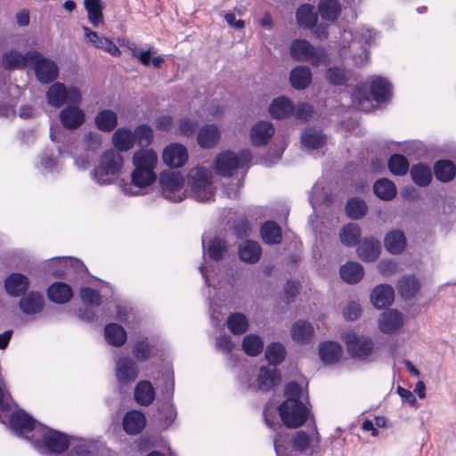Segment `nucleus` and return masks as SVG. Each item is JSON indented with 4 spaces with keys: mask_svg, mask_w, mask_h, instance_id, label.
Returning a JSON list of instances; mask_svg holds the SVG:
<instances>
[{
    "mask_svg": "<svg viewBox=\"0 0 456 456\" xmlns=\"http://www.w3.org/2000/svg\"><path fill=\"white\" fill-rule=\"evenodd\" d=\"M362 313V308L360 304L357 302L352 301L348 303V305L344 308L343 314L346 319L349 321H354L359 318Z\"/></svg>",
    "mask_w": 456,
    "mask_h": 456,
    "instance_id": "64",
    "label": "nucleus"
},
{
    "mask_svg": "<svg viewBox=\"0 0 456 456\" xmlns=\"http://www.w3.org/2000/svg\"><path fill=\"white\" fill-rule=\"evenodd\" d=\"M155 398V390L150 381L142 380L134 388V399L140 405L148 406Z\"/></svg>",
    "mask_w": 456,
    "mask_h": 456,
    "instance_id": "39",
    "label": "nucleus"
},
{
    "mask_svg": "<svg viewBox=\"0 0 456 456\" xmlns=\"http://www.w3.org/2000/svg\"><path fill=\"white\" fill-rule=\"evenodd\" d=\"M46 100L53 108H61L65 103L79 105L82 102V94L77 86L67 87L61 82H55L46 91Z\"/></svg>",
    "mask_w": 456,
    "mask_h": 456,
    "instance_id": "7",
    "label": "nucleus"
},
{
    "mask_svg": "<svg viewBox=\"0 0 456 456\" xmlns=\"http://www.w3.org/2000/svg\"><path fill=\"white\" fill-rule=\"evenodd\" d=\"M373 191L380 200H391L396 195V187L391 180L381 178L375 182Z\"/></svg>",
    "mask_w": 456,
    "mask_h": 456,
    "instance_id": "45",
    "label": "nucleus"
},
{
    "mask_svg": "<svg viewBox=\"0 0 456 456\" xmlns=\"http://www.w3.org/2000/svg\"><path fill=\"white\" fill-rule=\"evenodd\" d=\"M367 209L368 208L366 202L359 197H354L348 200L345 206V211L346 215L351 219L354 220H358L363 217L366 215Z\"/></svg>",
    "mask_w": 456,
    "mask_h": 456,
    "instance_id": "49",
    "label": "nucleus"
},
{
    "mask_svg": "<svg viewBox=\"0 0 456 456\" xmlns=\"http://www.w3.org/2000/svg\"><path fill=\"white\" fill-rule=\"evenodd\" d=\"M234 232L236 235L240 238L248 237L251 232V224L246 218H240L234 222Z\"/></svg>",
    "mask_w": 456,
    "mask_h": 456,
    "instance_id": "62",
    "label": "nucleus"
},
{
    "mask_svg": "<svg viewBox=\"0 0 456 456\" xmlns=\"http://www.w3.org/2000/svg\"><path fill=\"white\" fill-rule=\"evenodd\" d=\"M80 297L82 301L88 306H98L102 304L101 294L92 288H82L80 289Z\"/></svg>",
    "mask_w": 456,
    "mask_h": 456,
    "instance_id": "58",
    "label": "nucleus"
},
{
    "mask_svg": "<svg viewBox=\"0 0 456 456\" xmlns=\"http://www.w3.org/2000/svg\"><path fill=\"white\" fill-rule=\"evenodd\" d=\"M314 334L313 326L305 321L297 322L291 329V335L294 340L297 342L308 341Z\"/></svg>",
    "mask_w": 456,
    "mask_h": 456,
    "instance_id": "52",
    "label": "nucleus"
},
{
    "mask_svg": "<svg viewBox=\"0 0 456 456\" xmlns=\"http://www.w3.org/2000/svg\"><path fill=\"white\" fill-rule=\"evenodd\" d=\"M162 196L173 202H180L185 198L183 191L184 178L179 172L164 171L159 176Z\"/></svg>",
    "mask_w": 456,
    "mask_h": 456,
    "instance_id": "8",
    "label": "nucleus"
},
{
    "mask_svg": "<svg viewBox=\"0 0 456 456\" xmlns=\"http://www.w3.org/2000/svg\"><path fill=\"white\" fill-rule=\"evenodd\" d=\"M291 86L297 90H304L312 82V73L306 66H297L289 73Z\"/></svg>",
    "mask_w": 456,
    "mask_h": 456,
    "instance_id": "29",
    "label": "nucleus"
},
{
    "mask_svg": "<svg viewBox=\"0 0 456 456\" xmlns=\"http://www.w3.org/2000/svg\"><path fill=\"white\" fill-rule=\"evenodd\" d=\"M341 279L349 284L359 282L364 274L363 267L357 262H348L339 270Z\"/></svg>",
    "mask_w": 456,
    "mask_h": 456,
    "instance_id": "35",
    "label": "nucleus"
},
{
    "mask_svg": "<svg viewBox=\"0 0 456 456\" xmlns=\"http://www.w3.org/2000/svg\"><path fill=\"white\" fill-rule=\"evenodd\" d=\"M94 124L100 131L110 132L118 125V115L110 110H101L94 118Z\"/></svg>",
    "mask_w": 456,
    "mask_h": 456,
    "instance_id": "42",
    "label": "nucleus"
},
{
    "mask_svg": "<svg viewBox=\"0 0 456 456\" xmlns=\"http://www.w3.org/2000/svg\"><path fill=\"white\" fill-rule=\"evenodd\" d=\"M380 243L373 237L365 238L357 248L359 257L365 262L376 260L380 254Z\"/></svg>",
    "mask_w": 456,
    "mask_h": 456,
    "instance_id": "25",
    "label": "nucleus"
},
{
    "mask_svg": "<svg viewBox=\"0 0 456 456\" xmlns=\"http://www.w3.org/2000/svg\"><path fill=\"white\" fill-rule=\"evenodd\" d=\"M281 382V375L275 367H261L256 379V384L251 387L255 390L269 391Z\"/></svg>",
    "mask_w": 456,
    "mask_h": 456,
    "instance_id": "13",
    "label": "nucleus"
},
{
    "mask_svg": "<svg viewBox=\"0 0 456 456\" xmlns=\"http://www.w3.org/2000/svg\"><path fill=\"white\" fill-rule=\"evenodd\" d=\"M403 315L395 309L383 312L379 319V328L385 334L395 332L403 326Z\"/></svg>",
    "mask_w": 456,
    "mask_h": 456,
    "instance_id": "17",
    "label": "nucleus"
},
{
    "mask_svg": "<svg viewBox=\"0 0 456 456\" xmlns=\"http://www.w3.org/2000/svg\"><path fill=\"white\" fill-rule=\"evenodd\" d=\"M325 77L328 82L333 86L346 85L348 80L346 71L338 67L329 68L326 71Z\"/></svg>",
    "mask_w": 456,
    "mask_h": 456,
    "instance_id": "57",
    "label": "nucleus"
},
{
    "mask_svg": "<svg viewBox=\"0 0 456 456\" xmlns=\"http://www.w3.org/2000/svg\"><path fill=\"white\" fill-rule=\"evenodd\" d=\"M47 295L52 302L65 304L71 299L73 292L67 283L54 282L48 288Z\"/></svg>",
    "mask_w": 456,
    "mask_h": 456,
    "instance_id": "31",
    "label": "nucleus"
},
{
    "mask_svg": "<svg viewBox=\"0 0 456 456\" xmlns=\"http://www.w3.org/2000/svg\"><path fill=\"white\" fill-rule=\"evenodd\" d=\"M112 143L118 151H127L131 150L134 144L133 132L125 127L117 129L112 135Z\"/></svg>",
    "mask_w": 456,
    "mask_h": 456,
    "instance_id": "36",
    "label": "nucleus"
},
{
    "mask_svg": "<svg viewBox=\"0 0 456 456\" xmlns=\"http://www.w3.org/2000/svg\"><path fill=\"white\" fill-rule=\"evenodd\" d=\"M43 443L45 448L54 453H61L67 450L69 445L68 436L61 432L49 429L43 435Z\"/></svg>",
    "mask_w": 456,
    "mask_h": 456,
    "instance_id": "18",
    "label": "nucleus"
},
{
    "mask_svg": "<svg viewBox=\"0 0 456 456\" xmlns=\"http://www.w3.org/2000/svg\"><path fill=\"white\" fill-rule=\"evenodd\" d=\"M162 159L168 167H180L186 163L188 152L183 144L172 143L163 151Z\"/></svg>",
    "mask_w": 456,
    "mask_h": 456,
    "instance_id": "14",
    "label": "nucleus"
},
{
    "mask_svg": "<svg viewBox=\"0 0 456 456\" xmlns=\"http://www.w3.org/2000/svg\"><path fill=\"white\" fill-rule=\"evenodd\" d=\"M420 289L419 280L414 275H405L397 283V290L404 299H411L416 296Z\"/></svg>",
    "mask_w": 456,
    "mask_h": 456,
    "instance_id": "34",
    "label": "nucleus"
},
{
    "mask_svg": "<svg viewBox=\"0 0 456 456\" xmlns=\"http://www.w3.org/2000/svg\"><path fill=\"white\" fill-rule=\"evenodd\" d=\"M105 338L110 345L121 346L126 340L125 329L118 323H109L104 329Z\"/></svg>",
    "mask_w": 456,
    "mask_h": 456,
    "instance_id": "44",
    "label": "nucleus"
},
{
    "mask_svg": "<svg viewBox=\"0 0 456 456\" xmlns=\"http://www.w3.org/2000/svg\"><path fill=\"white\" fill-rule=\"evenodd\" d=\"M35 420L25 411H16L10 417V426L19 434L28 433L33 430Z\"/></svg>",
    "mask_w": 456,
    "mask_h": 456,
    "instance_id": "33",
    "label": "nucleus"
},
{
    "mask_svg": "<svg viewBox=\"0 0 456 456\" xmlns=\"http://www.w3.org/2000/svg\"><path fill=\"white\" fill-rule=\"evenodd\" d=\"M146 419L140 411H129L123 419V428L128 435H137L145 427Z\"/></svg>",
    "mask_w": 456,
    "mask_h": 456,
    "instance_id": "23",
    "label": "nucleus"
},
{
    "mask_svg": "<svg viewBox=\"0 0 456 456\" xmlns=\"http://www.w3.org/2000/svg\"><path fill=\"white\" fill-rule=\"evenodd\" d=\"M227 251L226 242L220 237H214L208 246V255L214 261H221Z\"/></svg>",
    "mask_w": 456,
    "mask_h": 456,
    "instance_id": "54",
    "label": "nucleus"
},
{
    "mask_svg": "<svg viewBox=\"0 0 456 456\" xmlns=\"http://www.w3.org/2000/svg\"><path fill=\"white\" fill-rule=\"evenodd\" d=\"M188 183L196 200L205 202L213 199L215 192L212 175L211 172L206 167L191 168L188 174Z\"/></svg>",
    "mask_w": 456,
    "mask_h": 456,
    "instance_id": "4",
    "label": "nucleus"
},
{
    "mask_svg": "<svg viewBox=\"0 0 456 456\" xmlns=\"http://www.w3.org/2000/svg\"><path fill=\"white\" fill-rule=\"evenodd\" d=\"M122 155L114 151H106L100 159L99 165L92 171L93 177L100 184H110L115 182L123 167Z\"/></svg>",
    "mask_w": 456,
    "mask_h": 456,
    "instance_id": "3",
    "label": "nucleus"
},
{
    "mask_svg": "<svg viewBox=\"0 0 456 456\" xmlns=\"http://www.w3.org/2000/svg\"><path fill=\"white\" fill-rule=\"evenodd\" d=\"M394 297V289L388 284L378 285L370 295L371 303L378 309L389 306L393 303Z\"/></svg>",
    "mask_w": 456,
    "mask_h": 456,
    "instance_id": "19",
    "label": "nucleus"
},
{
    "mask_svg": "<svg viewBox=\"0 0 456 456\" xmlns=\"http://www.w3.org/2000/svg\"><path fill=\"white\" fill-rule=\"evenodd\" d=\"M116 376L120 383L134 382L138 377V367L134 360L123 357L117 361Z\"/></svg>",
    "mask_w": 456,
    "mask_h": 456,
    "instance_id": "16",
    "label": "nucleus"
},
{
    "mask_svg": "<svg viewBox=\"0 0 456 456\" xmlns=\"http://www.w3.org/2000/svg\"><path fill=\"white\" fill-rule=\"evenodd\" d=\"M134 143L136 142L141 147L149 146L153 140V130L148 125L138 126L134 133Z\"/></svg>",
    "mask_w": 456,
    "mask_h": 456,
    "instance_id": "56",
    "label": "nucleus"
},
{
    "mask_svg": "<svg viewBox=\"0 0 456 456\" xmlns=\"http://www.w3.org/2000/svg\"><path fill=\"white\" fill-rule=\"evenodd\" d=\"M345 341L348 353L354 359H366L374 348V343L370 338L358 336L354 331H349L346 334Z\"/></svg>",
    "mask_w": 456,
    "mask_h": 456,
    "instance_id": "9",
    "label": "nucleus"
},
{
    "mask_svg": "<svg viewBox=\"0 0 456 456\" xmlns=\"http://www.w3.org/2000/svg\"><path fill=\"white\" fill-rule=\"evenodd\" d=\"M227 328L234 335L244 334L248 329V321L241 313L231 314L226 321Z\"/></svg>",
    "mask_w": 456,
    "mask_h": 456,
    "instance_id": "51",
    "label": "nucleus"
},
{
    "mask_svg": "<svg viewBox=\"0 0 456 456\" xmlns=\"http://www.w3.org/2000/svg\"><path fill=\"white\" fill-rule=\"evenodd\" d=\"M252 159L249 150H242L238 154L231 151L219 153L215 159V170L222 176H231L232 172L243 167Z\"/></svg>",
    "mask_w": 456,
    "mask_h": 456,
    "instance_id": "6",
    "label": "nucleus"
},
{
    "mask_svg": "<svg viewBox=\"0 0 456 456\" xmlns=\"http://www.w3.org/2000/svg\"><path fill=\"white\" fill-rule=\"evenodd\" d=\"M339 237L344 245L354 247L359 243L361 229L356 224H348L340 230Z\"/></svg>",
    "mask_w": 456,
    "mask_h": 456,
    "instance_id": "48",
    "label": "nucleus"
},
{
    "mask_svg": "<svg viewBox=\"0 0 456 456\" xmlns=\"http://www.w3.org/2000/svg\"><path fill=\"white\" fill-rule=\"evenodd\" d=\"M297 23L303 28H313L318 21V13L313 4H305L300 5L296 11Z\"/></svg>",
    "mask_w": 456,
    "mask_h": 456,
    "instance_id": "24",
    "label": "nucleus"
},
{
    "mask_svg": "<svg viewBox=\"0 0 456 456\" xmlns=\"http://www.w3.org/2000/svg\"><path fill=\"white\" fill-rule=\"evenodd\" d=\"M85 8L88 14V20L94 27L103 23V4L101 0H85Z\"/></svg>",
    "mask_w": 456,
    "mask_h": 456,
    "instance_id": "46",
    "label": "nucleus"
},
{
    "mask_svg": "<svg viewBox=\"0 0 456 456\" xmlns=\"http://www.w3.org/2000/svg\"><path fill=\"white\" fill-rule=\"evenodd\" d=\"M262 248L258 242L246 240L239 248L240 259L248 264L256 263L261 256Z\"/></svg>",
    "mask_w": 456,
    "mask_h": 456,
    "instance_id": "32",
    "label": "nucleus"
},
{
    "mask_svg": "<svg viewBox=\"0 0 456 456\" xmlns=\"http://www.w3.org/2000/svg\"><path fill=\"white\" fill-rule=\"evenodd\" d=\"M79 105L69 104L59 113V119L66 129L78 128L86 120V114Z\"/></svg>",
    "mask_w": 456,
    "mask_h": 456,
    "instance_id": "12",
    "label": "nucleus"
},
{
    "mask_svg": "<svg viewBox=\"0 0 456 456\" xmlns=\"http://www.w3.org/2000/svg\"><path fill=\"white\" fill-rule=\"evenodd\" d=\"M19 305L25 314H37L43 309L44 297L40 293L31 291L20 298Z\"/></svg>",
    "mask_w": 456,
    "mask_h": 456,
    "instance_id": "26",
    "label": "nucleus"
},
{
    "mask_svg": "<svg viewBox=\"0 0 456 456\" xmlns=\"http://www.w3.org/2000/svg\"><path fill=\"white\" fill-rule=\"evenodd\" d=\"M318 8L321 17L330 21L336 20L341 12L338 0H321Z\"/></svg>",
    "mask_w": 456,
    "mask_h": 456,
    "instance_id": "47",
    "label": "nucleus"
},
{
    "mask_svg": "<svg viewBox=\"0 0 456 456\" xmlns=\"http://www.w3.org/2000/svg\"><path fill=\"white\" fill-rule=\"evenodd\" d=\"M301 142L309 150H317L324 145L325 136L322 131L308 127L302 132Z\"/></svg>",
    "mask_w": 456,
    "mask_h": 456,
    "instance_id": "40",
    "label": "nucleus"
},
{
    "mask_svg": "<svg viewBox=\"0 0 456 456\" xmlns=\"http://www.w3.org/2000/svg\"><path fill=\"white\" fill-rule=\"evenodd\" d=\"M386 249L392 254L401 253L406 245V239L403 232L394 230L389 232L384 240Z\"/></svg>",
    "mask_w": 456,
    "mask_h": 456,
    "instance_id": "41",
    "label": "nucleus"
},
{
    "mask_svg": "<svg viewBox=\"0 0 456 456\" xmlns=\"http://www.w3.org/2000/svg\"><path fill=\"white\" fill-rule=\"evenodd\" d=\"M370 93L377 102H384L392 95V85L383 77H375L370 84Z\"/></svg>",
    "mask_w": 456,
    "mask_h": 456,
    "instance_id": "27",
    "label": "nucleus"
},
{
    "mask_svg": "<svg viewBox=\"0 0 456 456\" xmlns=\"http://www.w3.org/2000/svg\"><path fill=\"white\" fill-rule=\"evenodd\" d=\"M134 169L131 175L132 184L139 189L145 188L157 179L154 168L158 156L151 150L139 151L133 157Z\"/></svg>",
    "mask_w": 456,
    "mask_h": 456,
    "instance_id": "2",
    "label": "nucleus"
},
{
    "mask_svg": "<svg viewBox=\"0 0 456 456\" xmlns=\"http://www.w3.org/2000/svg\"><path fill=\"white\" fill-rule=\"evenodd\" d=\"M264 347L262 338L255 334H248L242 340V348L249 356H256L261 354Z\"/></svg>",
    "mask_w": 456,
    "mask_h": 456,
    "instance_id": "55",
    "label": "nucleus"
},
{
    "mask_svg": "<svg viewBox=\"0 0 456 456\" xmlns=\"http://www.w3.org/2000/svg\"><path fill=\"white\" fill-rule=\"evenodd\" d=\"M198 126L196 120L185 118L179 122V132L183 136L191 137L196 133Z\"/></svg>",
    "mask_w": 456,
    "mask_h": 456,
    "instance_id": "60",
    "label": "nucleus"
},
{
    "mask_svg": "<svg viewBox=\"0 0 456 456\" xmlns=\"http://www.w3.org/2000/svg\"><path fill=\"white\" fill-rule=\"evenodd\" d=\"M84 142L87 150L95 151L101 147L102 138L100 134L91 131L85 135Z\"/></svg>",
    "mask_w": 456,
    "mask_h": 456,
    "instance_id": "61",
    "label": "nucleus"
},
{
    "mask_svg": "<svg viewBox=\"0 0 456 456\" xmlns=\"http://www.w3.org/2000/svg\"><path fill=\"white\" fill-rule=\"evenodd\" d=\"M314 437L310 438L309 435L303 430L295 432L291 437V447L299 454L312 455L314 452V444L318 445L320 442V436L317 428H314Z\"/></svg>",
    "mask_w": 456,
    "mask_h": 456,
    "instance_id": "11",
    "label": "nucleus"
},
{
    "mask_svg": "<svg viewBox=\"0 0 456 456\" xmlns=\"http://www.w3.org/2000/svg\"><path fill=\"white\" fill-rule=\"evenodd\" d=\"M37 57V51H28L21 54L17 51H10L3 56V66L5 69H20L31 64L32 60Z\"/></svg>",
    "mask_w": 456,
    "mask_h": 456,
    "instance_id": "15",
    "label": "nucleus"
},
{
    "mask_svg": "<svg viewBox=\"0 0 456 456\" xmlns=\"http://www.w3.org/2000/svg\"><path fill=\"white\" fill-rule=\"evenodd\" d=\"M35 71L36 77L42 84H49L54 81L59 73L57 64L37 52V57L32 60L31 64Z\"/></svg>",
    "mask_w": 456,
    "mask_h": 456,
    "instance_id": "10",
    "label": "nucleus"
},
{
    "mask_svg": "<svg viewBox=\"0 0 456 456\" xmlns=\"http://www.w3.org/2000/svg\"><path fill=\"white\" fill-rule=\"evenodd\" d=\"M341 353L340 345L333 341H326L319 347V355L324 363L336 362L340 358Z\"/></svg>",
    "mask_w": 456,
    "mask_h": 456,
    "instance_id": "43",
    "label": "nucleus"
},
{
    "mask_svg": "<svg viewBox=\"0 0 456 456\" xmlns=\"http://www.w3.org/2000/svg\"><path fill=\"white\" fill-rule=\"evenodd\" d=\"M434 175L442 183H449L456 176V166L449 159H440L434 164Z\"/></svg>",
    "mask_w": 456,
    "mask_h": 456,
    "instance_id": "30",
    "label": "nucleus"
},
{
    "mask_svg": "<svg viewBox=\"0 0 456 456\" xmlns=\"http://www.w3.org/2000/svg\"><path fill=\"white\" fill-rule=\"evenodd\" d=\"M265 355L270 364L276 366L284 360L286 349L282 344L273 342L267 346Z\"/></svg>",
    "mask_w": 456,
    "mask_h": 456,
    "instance_id": "53",
    "label": "nucleus"
},
{
    "mask_svg": "<svg viewBox=\"0 0 456 456\" xmlns=\"http://www.w3.org/2000/svg\"><path fill=\"white\" fill-rule=\"evenodd\" d=\"M274 134V127L271 122L259 121L255 124L250 131V136L253 145L263 146L265 145L273 134Z\"/></svg>",
    "mask_w": 456,
    "mask_h": 456,
    "instance_id": "20",
    "label": "nucleus"
},
{
    "mask_svg": "<svg viewBox=\"0 0 456 456\" xmlns=\"http://www.w3.org/2000/svg\"><path fill=\"white\" fill-rule=\"evenodd\" d=\"M387 167L393 175L398 176L405 175L410 170V163L407 158L399 153L390 156L387 161Z\"/></svg>",
    "mask_w": 456,
    "mask_h": 456,
    "instance_id": "50",
    "label": "nucleus"
},
{
    "mask_svg": "<svg viewBox=\"0 0 456 456\" xmlns=\"http://www.w3.org/2000/svg\"><path fill=\"white\" fill-rule=\"evenodd\" d=\"M220 131L214 124L203 126L198 132L197 141L203 149L214 148L220 140Z\"/></svg>",
    "mask_w": 456,
    "mask_h": 456,
    "instance_id": "21",
    "label": "nucleus"
},
{
    "mask_svg": "<svg viewBox=\"0 0 456 456\" xmlns=\"http://www.w3.org/2000/svg\"><path fill=\"white\" fill-rule=\"evenodd\" d=\"M412 182L419 187H427L432 181L431 168L424 163L413 165L410 169Z\"/></svg>",
    "mask_w": 456,
    "mask_h": 456,
    "instance_id": "38",
    "label": "nucleus"
},
{
    "mask_svg": "<svg viewBox=\"0 0 456 456\" xmlns=\"http://www.w3.org/2000/svg\"><path fill=\"white\" fill-rule=\"evenodd\" d=\"M151 346L145 340L137 341L133 347V354L136 360L144 362L151 356Z\"/></svg>",
    "mask_w": 456,
    "mask_h": 456,
    "instance_id": "59",
    "label": "nucleus"
},
{
    "mask_svg": "<svg viewBox=\"0 0 456 456\" xmlns=\"http://www.w3.org/2000/svg\"><path fill=\"white\" fill-rule=\"evenodd\" d=\"M269 111L273 118L284 119L294 112V105L289 98L280 96L272 102Z\"/></svg>",
    "mask_w": 456,
    "mask_h": 456,
    "instance_id": "28",
    "label": "nucleus"
},
{
    "mask_svg": "<svg viewBox=\"0 0 456 456\" xmlns=\"http://www.w3.org/2000/svg\"><path fill=\"white\" fill-rule=\"evenodd\" d=\"M286 400L278 407L282 423L289 428H297L307 420L310 410L301 402L302 387L295 382L286 385Z\"/></svg>",
    "mask_w": 456,
    "mask_h": 456,
    "instance_id": "1",
    "label": "nucleus"
},
{
    "mask_svg": "<svg viewBox=\"0 0 456 456\" xmlns=\"http://www.w3.org/2000/svg\"><path fill=\"white\" fill-rule=\"evenodd\" d=\"M291 57L297 61H311L314 66L328 63L330 61L326 50L314 47L305 39L292 41L289 48Z\"/></svg>",
    "mask_w": 456,
    "mask_h": 456,
    "instance_id": "5",
    "label": "nucleus"
},
{
    "mask_svg": "<svg viewBox=\"0 0 456 456\" xmlns=\"http://www.w3.org/2000/svg\"><path fill=\"white\" fill-rule=\"evenodd\" d=\"M97 48L102 49L111 54L112 56L120 55V50L118 47L108 37H102L100 41H98Z\"/></svg>",
    "mask_w": 456,
    "mask_h": 456,
    "instance_id": "63",
    "label": "nucleus"
},
{
    "mask_svg": "<svg viewBox=\"0 0 456 456\" xmlns=\"http://www.w3.org/2000/svg\"><path fill=\"white\" fill-rule=\"evenodd\" d=\"M262 240L268 245H277L282 240L281 228L274 221L265 222L260 229Z\"/></svg>",
    "mask_w": 456,
    "mask_h": 456,
    "instance_id": "37",
    "label": "nucleus"
},
{
    "mask_svg": "<svg viewBox=\"0 0 456 456\" xmlns=\"http://www.w3.org/2000/svg\"><path fill=\"white\" fill-rule=\"evenodd\" d=\"M29 286L27 276L21 273H11L4 281V288L6 292L12 297H19L24 294Z\"/></svg>",
    "mask_w": 456,
    "mask_h": 456,
    "instance_id": "22",
    "label": "nucleus"
}]
</instances>
